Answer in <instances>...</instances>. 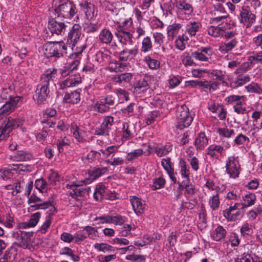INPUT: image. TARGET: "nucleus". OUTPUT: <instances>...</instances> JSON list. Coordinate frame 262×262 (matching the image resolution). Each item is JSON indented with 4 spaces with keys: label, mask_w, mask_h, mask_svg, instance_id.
I'll return each instance as SVG.
<instances>
[{
    "label": "nucleus",
    "mask_w": 262,
    "mask_h": 262,
    "mask_svg": "<svg viewBox=\"0 0 262 262\" xmlns=\"http://www.w3.org/2000/svg\"><path fill=\"white\" fill-rule=\"evenodd\" d=\"M198 199L195 198H191L190 196L186 197V201L182 202L181 206L182 208L187 209H192L198 204Z\"/></svg>",
    "instance_id": "31"
},
{
    "label": "nucleus",
    "mask_w": 262,
    "mask_h": 262,
    "mask_svg": "<svg viewBox=\"0 0 262 262\" xmlns=\"http://www.w3.org/2000/svg\"><path fill=\"white\" fill-rule=\"evenodd\" d=\"M181 163V174L182 177L186 178L187 181L190 180L189 179V167L186 164V162L182 161L180 162Z\"/></svg>",
    "instance_id": "49"
},
{
    "label": "nucleus",
    "mask_w": 262,
    "mask_h": 262,
    "mask_svg": "<svg viewBox=\"0 0 262 262\" xmlns=\"http://www.w3.org/2000/svg\"><path fill=\"white\" fill-rule=\"evenodd\" d=\"M12 171H13V167L8 169H1L0 176L4 180L10 179L13 176V173Z\"/></svg>",
    "instance_id": "59"
},
{
    "label": "nucleus",
    "mask_w": 262,
    "mask_h": 262,
    "mask_svg": "<svg viewBox=\"0 0 262 262\" xmlns=\"http://www.w3.org/2000/svg\"><path fill=\"white\" fill-rule=\"evenodd\" d=\"M70 143L69 140L66 139V138L63 139H59L57 141V146L59 152L63 151V146L69 145Z\"/></svg>",
    "instance_id": "62"
},
{
    "label": "nucleus",
    "mask_w": 262,
    "mask_h": 262,
    "mask_svg": "<svg viewBox=\"0 0 262 262\" xmlns=\"http://www.w3.org/2000/svg\"><path fill=\"white\" fill-rule=\"evenodd\" d=\"M117 147L115 146H111L108 147L105 149H101L100 151L103 155L104 156L106 157L110 156L112 154L114 153L117 150Z\"/></svg>",
    "instance_id": "63"
},
{
    "label": "nucleus",
    "mask_w": 262,
    "mask_h": 262,
    "mask_svg": "<svg viewBox=\"0 0 262 262\" xmlns=\"http://www.w3.org/2000/svg\"><path fill=\"white\" fill-rule=\"evenodd\" d=\"M226 171L230 178H236L240 173V165L238 157H229L226 163Z\"/></svg>",
    "instance_id": "6"
},
{
    "label": "nucleus",
    "mask_w": 262,
    "mask_h": 262,
    "mask_svg": "<svg viewBox=\"0 0 262 262\" xmlns=\"http://www.w3.org/2000/svg\"><path fill=\"white\" fill-rule=\"evenodd\" d=\"M81 26L79 24H75L73 26L71 30L68 33L67 46L71 48L72 50H73V48L75 47L81 36Z\"/></svg>",
    "instance_id": "8"
},
{
    "label": "nucleus",
    "mask_w": 262,
    "mask_h": 262,
    "mask_svg": "<svg viewBox=\"0 0 262 262\" xmlns=\"http://www.w3.org/2000/svg\"><path fill=\"white\" fill-rule=\"evenodd\" d=\"M13 157V160L16 161H27L31 158L32 155L26 151L18 150Z\"/></svg>",
    "instance_id": "35"
},
{
    "label": "nucleus",
    "mask_w": 262,
    "mask_h": 262,
    "mask_svg": "<svg viewBox=\"0 0 262 262\" xmlns=\"http://www.w3.org/2000/svg\"><path fill=\"white\" fill-rule=\"evenodd\" d=\"M256 196L254 193H249L245 195L243 197L244 203L242 205V208L244 209L246 207L253 205L255 202Z\"/></svg>",
    "instance_id": "33"
},
{
    "label": "nucleus",
    "mask_w": 262,
    "mask_h": 262,
    "mask_svg": "<svg viewBox=\"0 0 262 262\" xmlns=\"http://www.w3.org/2000/svg\"><path fill=\"white\" fill-rule=\"evenodd\" d=\"M16 255V249L11 247L5 251L3 256L0 258V262H11L14 260Z\"/></svg>",
    "instance_id": "18"
},
{
    "label": "nucleus",
    "mask_w": 262,
    "mask_h": 262,
    "mask_svg": "<svg viewBox=\"0 0 262 262\" xmlns=\"http://www.w3.org/2000/svg\"><path fill=\"white\" fill-rule=\"evenodd\" d=\"M22 123L23 120L19 118L15 119L12 117L6 118L0 126V140H6L9 137L10 133Z\"/></svg>",
    "instance_id": "4"
},
{
    "label": "nucleus",
    "mask_w": 262,
    "mask_h": 262,
    "mask_svg": "<svg viewBox=\"0 0 262 262\" xmlns=\"http://www.w3.org/2000/svg\"><path fill=\"white\" fill-rule=\"evenodd\" d=\"M204 53L201 51H197L195 52H192L191 56L192 58L202 61H207L208 60V58H207L206 55H204Z\"/></svg>",
    "instance_id": "55"
},
{
    "label": "nucleus",
    "mask_w": 262,
    "mask_h": 262,
    "mask_svg": "<svg viewBox=\"0 0 262 262\" xmlns=\"http://www.w3.org/2000/svg\"><path fill=\"white\" fill-rule=\"evenodd\" d=\"M256 16L253 14L250 7L248 6H243L239 14V21L246 26L247 28L250 27L255 22Z\"/></svg>",
    "instance_id": "7"
},
{
    "label": "nucleus",
    "mask_w": 262,
    "mask_h": 262,
    "mask_svg": "<svg viewBox=\"0 0 262 262\" xmlns=\"http://www.w3.org/2000/svg\"><path fill=\"white\" fill-rule=\"evenodd\" d=\"M181 27L180 24H173L169 25L167 29V35L168 37L173 39L178 34Z\"/></svg>",
    "instance_id": "29"
},
{
    "label": "nucleus",
    "mask_w": 262,
    "mask_h": 262,
    "mask_svg": "<svg viewBox=\"0 0 262 262\" xmlns=\"http://www.w3.org/2000/svg\"><path fill=\"white\" fill-rule=\"evenodd\" d=\"M200 27V24L196 21H189L186 26V33L191 36L195 35Z\"/></svg>",
    "instance_id": "25"
},
{
    "label": "nucleus",
    "mask_w": 262,
    "mask_h": 262,
    "mask_svg": "<svg viewBox=\"0 0 262 262\" xmlns=\"http://www.w3.org/2000/svg\"><path fill=\"white\" fill-rule=\"evenodd\" d=\"M113 35L111 31L107 29H103L99 35V40L103 44L108 45L113 40Z\"/></svg>",
    "instance_id": "19"
},
{
    "label": "nucleus",
    "mask_w": 262,
    "mask_h": 262,
    "mask_svg": "<svg viewBox=\"0 0 262 262\" xmlns=\"http://www.w3.org/2000/svg\"><path fill=\"white\" fill-rule=\"evenodd\" d=\"M220 201L218 193L213 195L209 199V205L213 210L217 209L219 207Z\"/></svg>",
    "instance_id": "45"
},
{
    "label": "nucleus",
    "mask_w": 262,
    "mask_h": 262,
    "mask_svg": "<svg viewBox=\"0 0 262 262\" xmlns=\"http://www.w3.org/2000/svg\"><path fill=\"white\" fill-rule=\"evenodd\" d=\"M195 145L197 149H202L208 144V139L204 133H200L195 140Z\"/></svg>",
    "instance_id": "27"
},
{
    "label": "nucleus",
    "mask_w": 262,
    "mask_h": 262,
    "mask_svg": "<svg viewBox=\"0 0 262 262\" xmlns=\"http://www.w3.org/2000/svg\"><path fill=\"white\" fill-rule=\"evenodd\" d=\"M247 141H249V138L242 134L237 135L234 140V143L236 145H240L245 144Z\"/></svg>",
    "instance_id": "57"
},
{
    "label": "nucleus",
    "mask_w": 262,
    "mask_h": 262,
    "mask_svg": "<svg viewBox=\"0 0 262 262\" xmlns=\"http://www.w3.org/2000/svg\"><path fill=\"white\" fill-rule=\"evenodd\" d=\"M35 186L40 192L46 191L48 189V184L43 179H39L35 181Z\"/></svg>",
    "instance_id": "44"
},
{
    "label": "nucleus",
    "mask_w": 262,
    "mask_h": 262,
    "mask_svg": "<svg viewBox=\"0 0 262 262\" xmlns=\"http://www.w3.org/2000/svg\"><path fill=\"white\" fill-rule=\"evenodd\" d=\"M116 35L119 41L122 45L125 46H131L133 43V35L130 32L126 31L123 28L118 30Z\"/></svg>",
    "instance_id": "10"
},
{
    "label": "nucleus",
    "mask_w": 262,
    "mask_h": 262,
    "mask_svg": "<svg viewBox=\"0 0 262 262\" xmlns=\"http://www.w3.org/2000/svg\"><path fill=\"white\" fill-rule=\"evenodd\" d=\"M57 70L55 68L49 69L41 75L40 82L37 85L35 97L38 104L45 103L50 97L49 84L57 76Z\"/></svg>",
    "instance_id": "1"
},
{
    "label": "nucleus",
    "mask_w": 262,
    "mask_h": 262,
    "mask_svg": "<svg viewBox=\"0 0 262 262\" xmlns=\"http://www.w3.org/2000/svg\"><path fill=\"white\" fill-rule=\"evenodd\" d=\"M176 7L182 12L185 14H190L193 12L192 6L184 0L177 1L175 3Z\"/></svg>",
    "instance_id": "16"
},
{
    "label": "nucleus",
    "mask_w": 262,
    "mask_h": 262,
    "mask_svg": "<svg viewBox=\"0 0 262 262\" xmlns=\"http://www.w3.org/2000/svg\"><path fill=\"white\" fill-rule=\"evenodd\" d=\"M80 100V93L75 91L71 93H66L63 98V101L66 103L76 104Z\"/></svg>",
    "instance_id": "20"
},
{
    "label": "nucleus",
    "mask_w": 262,
    "mask_h": 262,
    "mask_svg": "<svg viewBox=\"0 0 262 262\" xmlns=\"http://www.w3.org/2000/svg\"><path fill=\"white\" fill-rule=\"evenodd\" d=\"M226 231L221 226H219L215 230L212 235L213 239L216 241H219L223 239L226 235Z\"/></svg>",
    "instance_id": "38"
},
{
    "label": "nucleus",
    "mask_w": 262,
    "mask_h": 262,
    "mask_svg": "<svg viewBox=\"0 0 262 262\" xmlns=\"http://www.w3.org/2000/svg\"><path fill=\"white\" fill-rule=\"evenodd\" d=\"M66 26L63 23L57 21L54 19L50 20L48 24V28L51 32L57 35L63 34L66 30Z\"/></svg>",
    "instance_id": "12"
},
{
    "label": "nucleus",
    "mask_w": 262,
    "mask_h": 262,
    "mask_svg": "<svg viewBox=\"0 0 262 262\" xmlns=\"http://www.w3.org/2000/svg\"><path fill=\"white\" fill-rule=\"evenodd\" d=\"M133 75L129 73H125L118 74L114 76L113 81L119 84L126 83L129 82L132 79Z\"/></svg>",
    "instance_id": "26"
},
{
    "label": "nucleus",
    "mask_w": 262,
    "mask_h": 262,
    "mask_svg": "<svg viewBox=\"0 0 262 262\" xmlns=\"http://www.w3.org/2000/svg\"><path fill=\"white\" fill-rule=\"evenodd\" d=\"M20 97H14L11 98V101H7L0 108V120L13 111L17 105V103L20 100Z\"/></svg>",
    "instance_id": "9"
},
{
    "label": "nucleus",
    "mask_w": 262,
    "mask_h": 262,
    "mask_svg": "<svg viewBox=\"0 0 262 262\" xmlns=\"http://www.w3.org/2000/svg\"><path fill=\"white\" fill-rule=\"evenodd\" d=\"M143 154V150L141 148L135 149L132 152H129L127 156L126 159L128 161H132L138 157L141 156Z\"/></svg>",
    "instance_id": "51"
},
{
    "label": "nucleus",
    "mask_w": 262,
    "mask_h": 262,
    "mask_svg": "<svg viewBox=\"0 0 262 262\" xmlns=\"http://www.w3.org/2000/svg\"><path fill=\"white\" fill-rule=\"evenodd\" d=\"M95 107L96 111L101 113L107 112L110 110L109 106L106 104L104 103L102 99L95 104Z\"/></svg>",
    "instance_id": "47"
},
{
    "label": "nucleus",
    "mask_w": 262,
    "mask_h": 262,
    "mask_svg": "<svg viewBox=\"0 0 262 262\" xmlns=\"http://www.w3.org/2000/svg\"><path fill=\"white\" fill-rule=\"evenodd\" d=\"M54 11L57 17L70 18L75 15L77 10L73 2L67 1L55 7Z\"/></svg>",
    "instance_id": "5"
},
{
    "label": "nucleus",
    "mask_w": 262,
    "mask_h": 262,
    "mask_svg": "<svg viewBox=\"0 0 262 262\" xmlns=\"http://www.w3.org/2000/svg\"><path fill=\"white\" fill-rule=\"evenodd\" d=\"M161 165L164 169L166 171L171 181L176 183L177 179L174 177V169L173 168V164L170 161L169 158L163 159L161 161Z\"/></svg>",
    "instance_id": "14"
},
{
    "label": "nucleus",
    "mask_w": 262,
    "mask_h": 262,
    "mask_svg": "<svg viewBox=\"0 0 262 262\" xmlns=\"http://www.w3.org/2000/svg\"><path fill=\"white\" fill-rule=\"evenodd\" d=\"M234 262H261L259 260H255L253 257L249 254H244L235 259Z\"/></svg>",
    "instance_id": "50"
},
{
    "label": "nucleus",
    "mask_w": 262,
    "mask_h": 262,
    "mask_svg": "<svg viewBox=\"0 0 262 262\" xmlns=\"http://www.w3.org/2000/svg\"><path fill=\"white\" fill-rule=\"evenodd\" d=\"M70 129L73 137L78 142H82L83 141V132L76 125H72Z\"/></svg>",
    "instance_id": "41"
},
{
    "label": "nucleus",
    "mask_w": 262,
    "mask_h": 262,
    "mask_svg": "<svg viewBox=\"0 0 262 262\" xmlns=\"http://www.w3.org/2000/svg\"><path fill=\"white\" fill-rule=\"evenodd\" d=\"M99 26H100L97 24L90 23L86 25L84 28V30L86 33H92L97 31Z\"/></svg>",
    "instance_id": "61"
},
{
    "label": "nucleus",
    "mask_w": 262,
    "mask_h": 262,
    "mask_svg": "<svg viewBox=\"0 0 262 262\" xmlns=\"http://www.w3.org/2000/svg\"><path fill=\"white\" fill-rule=\"evenodd\" d=\"M188 39V38L184 35L179 36L178 39L175 41V45L177 48L180 50H184L185 48V45L184 43L185 39Z\"/></svg>",
    "instance_id": "54"
},
{
    "label": "nucleus",
    "mask_w": 262,
    "mask_h": 262,
    "mask_svg": "<svg viewBox=\"0 0 262 262\" xmlns=\"http://www.w3.org/2000/svg\"><path fill=\"white\" fill-rule=\"evenodd\" d=\"M81 82L80 77L70 76L59 83L60 89L64 90L67 88L75 86Z\"/></svg>",
    "instance_id": "15"
},
{
    "label": "nucleus",
    "mask_w": 262,
    "mask_h": 262,
    "mask_svg": "<svg viewBox=\"0 0 262 262\" xmlns=\"http://www.w3.org/2000/svg\"><path fill=\"white\" fill-rule=\"evenodd\" d=\"M152 44L151 38L147 36L145 37L142 41L141 52L147 53L151 50Z\"/></svg>",
    "instance_id": "39"
},
{
    "label": "nucleus",
    "mask_w": 262,
    "mask_h": 262,
    "mask_svg": "<svg viewBox=\"0 0 262 262\" xmlns=\"http://www.w3.org/2000/svg\"><path fill=\"white\" fill-rule=\"evenodd\" d=\"M94 247L97 250L104 253L115 251L114 247L106 243H95L94 245Z\"/></svg>",
    "instance_id": "37"
},
{
    "label": "nucleus",
    "mask_w": 262,
    "mask_h": 262,
    "mask_svg": "<svg viewBox=\"0 0 262 262\" xmlns=\"http://www.w3.org/2000/svg\"><path fill=\"white\" fill-rule=\"evenodd\" d=\"M210 74L215 77V79L218 80H223L225 78V72L219 70H213L210 72Z\"/></svg>",
    "instance_id": "60"
},
{
    "label": "nucleus",
    "mask_w": 262,
    "mask_h": 262,
    "mask_svg": "<svg viewBox=\"0 0 262 262\" xmlns=\"http://www.w3.org/2000/svg\"><path fill=\"white\" fill-rule=\"evenodd\" d=\"M43 49L44 54L47 58H59L63 55V52L66 53L67 46L62 41H50L43 45Z\"/></svg>",
    "instance_id": "3"
},
{
    "label": "nucleus",
    "mask_w": 262,
    "mask_h": 262,
    "mask_svg": "<svg viewBox=\"0 0 262 262\" xmlns=\"http://www.w3.org/2000/svg\"><path fill=\"white\" fill-rule=\"evenodd\" d=\"M149 89L148 84L146 80L142 79L136 83L134 88V91L136 93L145 92Z\"/></svg>",
    "instance_id": "28"
},
{
    "label": "nucleus",
    "mask_w": 262,
    "mask_h": 262,
    "mask_svg": "<svg viewBox=\"0 0 262 262\" xmlns=\"http://www.w3.org/2000/svg\"><path fill=\"white\" fill-rule=\"evenodd\" d=\"M53 201L50 199L49 201L43 202L42 203H34V205H31L30 209L34 211L38 209H46L50 206H52Z\"/></svg>",
    "instance_id": "34"
},
{
    "label": "nucleus",
    "mask_w": 262,
    "mask_h": 262,
    "mask_svg": "<svg viewBox=\"0 0 262 262\" xmlns=\"http://www.w3.org/2000/svg\"><path fill=\"white\" fill-rule=\"evenodd\" d=\"M144 61L148 64L149 68L151 69H157L160 67V62L155 59H152L148 56L145 58Z\"/></svg>",
    "instance_id": "46"
},
{
    "label": "nucleus",
    "mask_w": 262,
    "mask_h": 262,
    "mask_svg": "<svg viewBox=\"0 0 262 262\" xmlns=\"http://www.w3.org/2000/svg\"><path fill=\"white\" fill-rule=\"evenodd\" d=\"M250 78L247 74H241L237 76L236 80L230 83V86L232 89H235L238 86H242L245 83L249 82Z\"/></svg>",
    "instance_id": "23"
},
{
    "label": "nucleus",
    "mask_w": 262,
    "mask_h": 262,
    "mask_svg": "<svg viewBox=\"0 0 262 262\" xmlns=\"http://www.w3.org/2000/svg\"><path fill=\"white\" fill-rule=\"evenodd\" d=\"M80 6L81 8L85 10V13L86 16L88 17H91L94 12V5L85 1L81 2L80 4Z\"/></svg>",
    "instance_id": "40"
},
{
    "label": "nucleus",
    "mask_w": 262,
    "mask_h": 262,
    "mask_svg": "<svg viewBox=\"0 0 262 262\" xmlns=\"http://www.w3.org/2000/svg\"><path fill=\"white\" fill-rule=\"evenodd\" d=\"M172 147V145L168 143L163 146L156 147L155 153L159 157H163L167 155L171 150Z\"/></svg>",
    "instance_id": "30"
},
{
    "label": "nucleus",
    "mask_w": 262,
    "mask_h": 262,
    "mask_svg": "<svg viewBox=\"0 0 262 262\" xmlns=\"http://www.w3.org/2000/svg\"><path fill=\"white\" fill-rule=\"evenodd\" d=\"M110 129L102 123L101 125L97 127L95 131V134L99 136L108 135Z\"/></svg>",
    "instance_id": "52"
},
{
    "label": "nucleus",
    "mask_w": 262,
    "mask_h": 262,
    "mask_svg": "<svg viewBox=\"0 0 262 262\" xmlns=\"http://www.w3.org/2000/svg\"><path fill=\"white\" fill-rule=\"evenodd\" d=\"M160 115L159 111H152L148 114L145 118L146 123L147 125H149L154 122L155 119Z\"/></svg>",
    "instance_id": "53"
},
{
    "label": "nucleus",
    "mask_w": 262,
    "mask_h": 262,
    "mask_svg": "<svg viewBox=\"0 0 262 262\" xmlns=\"http://www.w3.org/2000/svg\"><path fill=\"white\" fill-rule=\"evenodd\" d=\"M238 41L235 39H232L230 41L221 43L219 50L222 52H228L236 47Z\"/></svg>",
    "instance_id": "24"
},
{
    "label": "nucleus",
    "mask_w": 262,
    "mask_h": 262,
    "mask_svg": "<svg viewBox=\"0 0 262 262\" xmlns=\"http://www.w3.org/2000/svg\"><path fill=\"white\" fill-rule=\"evenodd\" d=\"M165 184V180L162 177H160L158 178H155L153 182L152 185V189L156 190L161 188H163Z\"/></svg>",
    "instance_id": "48"
},
{
    "label": "nucleus",
    "mask_w": 262,
    "mask_h": 262,
    "mask_svg": "<svg viewBox=\"0 0 262 262\" xmlns=\"http://www.w3.org/2000/svg\"><path fill=\"white\" fill-rule=\"evenodd\" d=\"M138 53V49L135 47L133 49L124 48L119 53V59L120 61H125L130 58V56H135Z\"/></svg>",
    "instance_id": "17"
},
{
    "label": "nucleus",
    "mask_w": 262,
    "mask_h": 262,
    "mask_svg": "<svg viewBox=\"0 0 262 262\" xmlns=\"http://www.w3.org/2000/svg\"><path fill=\"white\" fill-rule=\"evenodd\" d=\"M217 133L222 137L225 138H230L234 135V130L232 129H228L227 128H219L217 129Z\"/></svg>",
    "instance_id": "43"
},
{
    "label": "nucleus",
    "mask_w": 262,
    "mask_h": 262,
    "mask_svg": "<svg viewBox=\"0 0 262 262\" xmlns=\"http://www.w3.org/2000/svg\"><path fill=\"white\" fill-rule=\"evenodd\" d=\"M176 116L175 125L177 128L180 130L189 126L193 120L192 115L189 113L188 107L185 104L178 106Z\"/></svg>",
    "instance_id": "2"
},
{
    "label": "nucleus",
    "mask_w": 262,
    "mask_h": 262,
    "mask_svg": "<svg viewBox=\"0 0 262 262\" xmlns=\"http://www.w3.org/2000/svg\"><path fill=\"white\" fill-rule=\"evenodd\" d=\"M12 88L11 86H9L8 88H3L2 92L0 95V102H1L3 100H7L9 99L8 101H11V98H14L10 95V93L12 91Z\"/></svg>",
    "instance_id": "42"
},
{
    "label": "nucleus",
    "mask_w": 262,
    "mask_h": 262,
    "mask_svg": "<svg viewBox=\"0 0 262 262\" xmlns=\"http://www.w3.org/2000/svg\"><path fill=\"white\" fill-rule=\"evenodd\" d=\"M241 233L244 236L251 235L253 233L252 226L245 223L241 228Z\"/></svg>",
    "instance_id": "56"
},
{
    "label": "nucleus",
    "mask_w": 262,
    "mask_h": 262,
    "mask_svg": "<svg viewBox=\"0 0 262 262\" xmlns=\"http://www.w3.org/2000/svg\"><path fill=\"white\" fill-rule=\"evenodd\" d=\"M208 33L209 35L215 37L223 36L224 30L222 27L217 26H210L208 29Z\"/></svg>",
    "instance_id": "36"
},
{
    "label": "nucleus",
    "mask_w": 262,
    "mask_h": 262,
    "mask_svg": "<svg viewBox=\"0 0 262 262\" xmlns=\"http://www.w3.org/2000/svg\"><path fill=\"white\" fill-rule=\"evenodd\" d=\"M33 235V232H26L23 231L20 235V239L18 244L19 246L24 248H27L30 242L31 237Z\"/></svg>",
    "instance_id": "21"
},
{
    "label": "nucleus",
    "mask_w": 262,
    "mask_h": 262,
    "mask_svg": "<svg viewBox=\"0 0 262 262\" xmlns=\"http://www.w3.org/2000/svg\"><path fill=\"white\" fill-rule=\"evenodd\" d=\"M129 126L128 124H123V130H122V138L125 139H129L133 136L132 133L129 129Z\"/></svg>",
    "instance_id": "64"
},
{
    "label": "nucleus",
    "mask_w": 262,
    "mask_h": 262,
    "mask_svg": "<svg viewBox=\"0 0 262 262\" xmlns=\"http://www.w3.org/2000/svg\"><path fill=\"white\" fill-rule=\"evenodd\" d=\"M248 92L256 93L259 94H262V88H261L257 83H252L248 85L246 87Z\"/></svg>",
    "instance_id": "58"
},
{
    "label": "nucleus",
    "mask_w": 262,
    "mask_h": 262,
    "mask_svg": "<svg viewBox=\"0 0 262 262\" xmlns=\"http://www.w3.org/2000/svg\"><path fill=\"white\" fill-rule=\"evenodd\" d=\"M107 170L106 167H95L89 171V177L85 179L83 182L85 184H90L96 180L98 178L102 176Z\"/></svg>",
    "instance_id": "11"
},
{
    "label": "nucleus",
    "mask_w": 262,
    "mask_h": 262,
    "mask_svg": "<svg viewBox=\"0 0 262 262\" xmlns=\"http://www.w3.org/2000/svg\"><path fill=\"white\" fill-rule=\"evenodd\" d=\"M130 201L136 214H141L143 213L145 208V204L143 201L136 196H133L130 198Z\"/></svg>",
    "instance_id": "13"
},
{
    "label": "nucleus",
    "mask_w": 262,
    "mask_h": 262,
    "mask_svg": "<svg viewBox=\"0 0 262 262\" xmlns=\"http://www.w3.org/2000/svg\"><path fill=\"white\" fill-rule=\"evenodd\" d=\"M40 215L41 214L39 212L32 214L28 222L23 223V228H26L27 227H33L35 226L39 220Z\"/></svg>",
    "instance_id": "32"
},
{
    "label": "nucleus",
    "mask_w": 262,
    "mask_h": 262,
    "mask_svg": "<svg viewBox=\"0 0 262 262\" xmlns=\"http://www.w3.org/2000/svg\"><path fill=\"white\" fill-rule=\"evenodd\" d=\"M79 185H76L74 183L71 185H67V187H69L72 189L70 191V194L73 198L77 199L78 196H83L85 194V191L86 189H83V188H79Z\"/></svg>",
    "instance_id": "22"
}]
</instances>
